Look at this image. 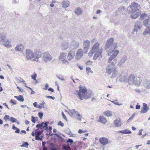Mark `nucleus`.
I'll return each instance as SVG.
<instances>
[{"mask_svg": "<svg viewBox=\"0 0 150 150\" xmlns=\"http://www.w3.org/2000/svg\"><path fill=\"white\" fill-rule=\"evenodd\" d=\"M66 56L67 55L65 53L62 52L59 55V60L62 61L63 63L68 64L69 62L66 59Z\"/></svg>", "mask_w": 150, "mask_h": 150, "instance_id": "10", "label": "nucleus"}, {"mask_svg": "<svg viewBox=\"0 0 150 150\" xmlns=\"http://www.w3.org/2000/svg\"><path fill=\"white\" fill-rule=\"evenodd\" d=\"M133 13L131 15V17L134 19L138 18L139 15V13L135 11L132 12Z\"/></svg>", "mask_w": 150, "mask_h": 150, "instance_id": "31", "label": "nucleus"}, {"mask_svg": "<svg viewBox=\"0 0 150 150\" xmlns=\"http://www.w3.org/2000/svg\"><path fill=\"white\" fill-rule=\"evenodd\" d=\"M106 73L108 74H110L112 73V78L115 77L117 74V69L116 68L110 64H108L106 68Z\"/></svg>", "mask_w": 150, "mask_h": 150, "instance_id": "3", "label": "nucleus"}, {"mask_svg": "<svg viewBox=\"0 0 150 150\" xmlns=\"http://www.w3.org/2000/svg\"><path fill=\"white\" fill-rule=\"evenodd\" d=\"M86 70L87 73L88 74L90 73H91V74H93V71L91 70V68L88 67L86 68Z\"/></svg>", "mask_w": 150, "mask_h": 150, "instance_id": "41", "label": "nucleus"}, {"mask_svg": "<svg viewBox=\"0 0 150 150\" xmlns=\"http://www.w3.org/2000/svg\"><path fill=\"white\" fill-rule=\"evenodd\" d=\"M68 132V134L69 135H70L71 137H74V135L72 133L70 130H69L67 131Z\"/></svg>", "mask_w": 150, "mask_h": 150, "instance_id": "48", "label": "nucleus"}, {"mask_svg": "<svg viewBox=\"0 0 150 150\" xmlns=\"http://www.w3.org/2000/svg\"><path fill=\"white\" fill-rule=\"evenodd\" d=\"M62 7L64 8H67L70 5L69 2L67 0H64L62 2Z\"/></svg>", "mask_w": 150, "mask_h": 150, "instance_id": "25", "label": "nucleus"}, {"mask_svg": "<svg viewBox=\"0 0 150 150\" xmlns=\"http://www.w3.org/2000/svg\"><path fill=\"white\" fill-rule=\"evenodd\" d=\"M91 43H96V42H98L97 41V40L95 38H93L92 39L90 42Z\"/></svg>", "mask_w": 150, "mask_h": 150, "instance_id": "49", "label": "nucleus"}, {"mask_svg": "<svg viewBox=\"0 0 150 150\" xmlns=\"http://www.w3.org/2000/svg\"><path fill=\"white\" fill-rule=\"evenodd\" d=\"M34 53L30 49L26 50L25 56L28 60H30L34 59Z\"/></svg>", "mask_w": 150, "mask_h": 150, "instance_id": "11", "label": "nucleus"}, {"mask_svg": "<svg viewBox=\"0 0 150 150\" xmlns=\"http://www.w3.org/2000/svg\"><path fill=\"white\" fill-rule=\"evenodd\" d=\"M6 38V35L3 33H0V44L3 43V41L5 40Z\"/></svg>", "mask_w": 150, "mask_h": 150, "instance_id": "28", "label": "nucleus"}, {"mask_svg": "<svg viewBox=\"0 0 150 150\" xmlns=\"http://www.w3.org/2000/svg\"><path fill=\"white\" fill-rule=\"evenodd\" d=\"M75 52L74 51L71 50L69 51L67 56V58L69 60H70L74 58Z\"/></svg>", "mask_w": 150, "mask_h": 150, "instance_id": "21", "label": "nucleus"}, {"mask_svg": "<svg viewBox=\"0 0 150 150\" xmlns=\"http://www.w3.org/2000/svg\"><path fill=\"white\" fill-rule=\"evenodd\" d=\"M48 123V122H42L41 123L37 125H36V127L41 129H45V130H47L48 129H49L50 130V132H52V128L51 127H49L48 129L47 126Z\"/></svg>", "mask_w": 150, "mask_h": 150, "instance_id": "7", "label": "nucleus"}, {"mask_svg": "<svg viewBox=\"0 0 150 150\" xmlns=\"http://www.w3.org/2000/svg\"><path fill=\"white\" fill-rule=\"evenodd\" d=\"M24 146L25 147L28 148L29 145V144L28 142H23V143Z\"/></svg>", "mask_w": 150, "mask_h": 150, "instance_id": "50", "label": "nucleus"}, {"mask_svg": "<svg viewBox=\"0 0 150 150\" xmlns=\"http://www.w3.org/2000/svg\"><path fill=\"white\" fill-rule=\"evenodd\" d=\"M143 107L142 110L141 111V113H144L146 112L149 110V108L147 106V105L145 103H143Z\"/></svg>", "mask_w": 150, "mask_h": 150, "instance_id": "20", "label": "nucleus"}, {"mask_svg": "<svg viewBox=\"0 0 150 150\" xmlns=\"http://www.w3.org/2000/svg\"><path fill=\"white\" fill-rule=\"evenodd\" d=\"M9 116L8 115H5L4 117V119L5 121L10 120Z\"/></svg>", "mask_w": 150, "mask_h": 150, "instance_id": "46", "label": "nucleus"}, {"mask_svg": "<svg viewBox=\"0 0 150 150\" xmlns=\"http://www.w3.org/2000/svg\"><path fill=\"white\" fill-rule=\"evenodd\" d=\"M116 47V44L113 43V39L112 38H110L107 41L105 48L106 50L109 49V51L108 53V56L110 55Z\"/></svg>", "mask_w": 150, "mask_h": 150, "instance_id": "2", "label": "nucleus"}, {"mask_svg": "<svg viewBox=\"0 0 150 150\" xmlns=\"http://www.w3.org/2000/svg\"><path fill=\"white\" fill-rule=\"evenodd\" d=\"M17 119L13 117H11L10 119V121L11 122H16L17 121Z\"/></svg>", "mask_w": 150, "mask_h": 150, "instance_id": "43", "label": "nucleus"}, {"mask_svg": "<svg viewBox=\"0 0 150 150\" xmlns=\"http://www.w3.org/2000/svg\"><path fill=\"white\" fill-rule=\"evenodd\" d=\"M14 97L18 101L23 102L24 101V99L23 96L20 95L18 96H15Z\"/></svg>", "mask_w": 150, "mask_h": 150, "instance_id": "33", "label": "nucleus"}, {"mask_svg": "<svg viewBox=\"0 0 150 150\" xmlns=\"http://www.w3.org/2000/svg\"><path fill=\"white\" fill-rule=\"evenodd\" d=\"M43 132V131H41L40 130L36 129L35 131V133L36 135L40 136L42 133Z\"/></svg>", "mask_w": 150, "mask_h": 150, "instance_id": "39", "label": "nucleus"}, {"mask_svg": "<svg viewBox=\"0 0 150 150\" xmlns=\"http://www.w3.org/2000/svg\"><path fill=\"white\" fill-rule=\"evenodd\" d=\"M76 115L77 117L76 118L78 120H81L82 117V115L80 114L78 112L77 114H76Z\"/></svg>", "mask_w": 150, "mask_h": 150, "instance_id": "40", "label": "nucleus"}, {"mask_svg": "<svg viewBox=\"0 0 150 150\" xmlns=\"http://www.w3.org/2000/svg\"><path fill=\"white\" fill-rule=\"evenodd\" d=\"M83 44V47L84 52L85 53H86L89 49L90 42L88 40H86L84 41Z\"/></svg>", "mask_w": 150, "mask_h": 150, "instance_id": "13", "label": "nucleus"}, {"mask_svg": "<svg viewBox=\"0 0 150 150\" xmlns=\"http://www.w3.org/2000/svg\"><path fill=\"white\" fill-rule=\"evenodd\" d=\"M125 10V8L123 7H121L118 8L117 11H119L120 13H121L124 12Z\"/></svg>", "mask_w": 150, "mask_h": 150, "instance_id": "42", "label": "nucleus"}, {"mask_svg": "<svg viewBox=\"0 0 150 150\" xmlns=\"http://www.w3.org/2000/svg\"><path fill=\"white\" fill-rule=\"evenodd\" d=\"M73 142V140L70 139H69L67 140V142L72 143Z\"/></svg>", "mask_w": 150, "mask_h": 150, "instance_id": "57", "label": "nucleus"}, {"mask_svg": "<svg viewBox=\"0 0 150 150\" xmlns=\"http://www.w3.org/2000/svg\"><path fill=\"white\" fill-rule=\"evenodd\" d=\"M121 81L128 82L129 84H134L136 86H139L141 80L136 74H131L129 77L127 75L124 76Z\"/></svg>", "mask_w": 150, "mask_h": 150, "instance_id": "1", "label": "nucleus"}, {"mask_svg": "<svg viewBox=\"0 0 150 150\" xmlns=\"http://www.w3.org/2000/svg\"><path fill=\"white\" fill-rule=\"evenodd\" d=\"M45 102L44 101H43L42 103L40 104L38 106L37 108L40 109H41L42 108H45L46 107V106L45 105Z\"/></svg>", "mask_w": 150, "mask_h": 150, "instance_id": "38", "label": "nucleus"}, {"mask_svg": "<svg viewBox=\"0 0 150 150\" xmlns=\"http://www.w3.org/2000/svg\"><path fill=\"white\" fill-rule=\"evenodd\" d=\"M140 8V6L136 3L134 2L127 8L128 13H131L132 12L138 10Z\"/></svg>", "mask_w": 150, "mask_h": 150, "instance_id": "6", "label": "nucleus"}, {"mask_svg": "<svg viewBox=\"0 0 150 150\" xmlns=\"http://www.w3.org/2000/svg\"><path fill=\"white\" fill-rule=\"evenodd\" d=\"M10 103H12L13 104L16 105V101L14 100L11 99L10 100Z\"/></svg>", "mask_w": 150, "mask_h": 150, "instance_id": "54", "label": "nucleus"}, {"mask_svg": "<svg viewBox=\"0 0 150 150\" xmlns=\"http://www.w3.org/2000/svg\"><path fill=\"white\" fill-rule=\"evenodd\" d=\"M68 113L69 115L72 117H75V115L77 114L78 111L76 110L75 109L70 110Z\"/></svg>", "mask_w": 150, "mask_h": 150, "instance_id": "22", "label": "nucleus"}, {"mask_svg": "<svg viewBox=\"0 0 150 150\" xmlns=\"http://www.w3.org/2000/svg\"><path fill=\"white\" fill-rule=\"evenodd\" d=\"M62 116L63 117V118H64V119H65V120H67V118L66 116H65V115L64 114V113H63V112L62 111Z\"/></svg>", "mask_w": 150, "mask_h": 150, "instance_id": "55", "label": "nucleus"}, {"mask_svg": "<svg viewBox=\"0 0 150 150\" xmlns=\"http://www.w3.org/2000/svg\"><path fill=\"white\" fill-rule=\"evenodd\" d=\"M142 26V24L140 22H137L135 23L134 25V31H136V33L138 30L140 29Z\"/></svg>", "mask_w": 150, "mask_h": 150, "instance_id": "17", "label": "nucleus"}, {"mask_svg": "<svg viewBox=\"0 0 150 150\" xmlns=\"http://www.w3.org/2000/svg\"><path fill=\"white\" fill-rule=\"evenodd\" d=\"M92 95V92L91 91H87L85 95H83V96H82V94L78 92L77 97L81 100H82L83 99H88L90 98Z\"/></svg>", "mask_w": 150, "mask_h": 150, "instance_id": "8", "label": "nucleus"}, {"mask_svg": "<svg viewBox=\"0 0 150 150\" xmlns=\"http://www.w3.org/2000/svg\"><path fill=\"white\" fill-rule=\"evenodd\" d=\"M31 121L32 122L34 123H35L36 121L35 119V118L33 116H32L31 117Z\"/></svg>", "mask_w": 150, "mask_h": 150, "instance_id": "58", "label": "nucleus"}, {"mask_svg": "<svg viewBox=\"0 0 150 150\" xmlns=\"http://www.w3.org/2000/svg\"><path fill=\"white\" fill-rule=\"evenodd\" d=\"M42 59L45 62L51 61L52 59L51 54L48 52L42 53Z\"/></svg>", "mask_w": 150, "mask_h": 150, "instance_id": "9", "label": "nucleus"}, {"mask_svg": "<svg viewBox=\"0 0 150 150\" xmlns=\"http://www.w3.org/2000/svg\"><path fill=\"white\" fill-rule=\"evenodd\" d=\"M113 123L116 127H120L122 125L121 120L120 118L114 120Z\"/></svg>", "mask_w": 150, "mask_h": 150, "instance_id": "23", "label": "nucleus"}, {"mask_svg": "<svg viewBox=\"0 0 150 150\" xmlns=\"http://www.w3.org/2000/svg\"><path fill=\"white\" fill-rule=\"evenodd\" d=\"M15 132L16 133H19L20 132V130L18 128L15 131Z\"/></svg>", "mask_w": 150, "mask_h": 150, "instance_id": "61", "label": "nucleus"}, {"mask_svg": "<svg viewBox=\"0 0 150 150\" xmlns=\"http://www.w3.org/2000/svg\"><path fill=\"white\" fill-rule=\"evenodd\" d=\"M111 102L113 103L114 104L116 105H122V104L120 103L119 104L118 102H117V100H115V101H112Z\"/></svg>", "mask_w": 150, "mask_h": 150, "instance_id": "47", "label": "nucleus"}, {"mask_svg": "<svg viewBox=\"0 0 150 150\" xmlns=\"http://www.w3.org/2000/svg\"><path fill=\"white\" fill-rule=\"evenodd\" d=\"M143 85L146 89H150V80H146L144 82Z\"/></svg>", "mask_w": 150, "mask_h": 150, "instance_id": "27", "label": "nucleus"}, {"mask_svg": "<svg viewBox=\"0 0 150 150\" xmlns=\"http://www.w3.org/2000/svg\"><path fill=\"white\" fill-rule=\"evenodd\" d=\"M100 143L103 145H105L108 142V139L105 137H102L99 139Z\"/></svg>", "mask_w": 150, "mask_h": 150, "instance_id": "26", "label": "nucleus"}, {"mask_svg": "<svg viewBox=\"0 0 150 150\" xmlns=\"http://www.w3.org/2000/svg\"><path fill=\"white\" fill-rule=\"evenodd\" d=\"M46 97L47 98H51L53 100H54L55 99V97H53V96H46Z\"/></svg>", "mask_w": 150, "mask_h": 150, "instance_id": "59", "label": "nucleus"}, {"mask_svg": "<svg viewBox=\"0 0 150 150\" xmlns=\"http://www.w3.org/2000/svg\"><path fill=\"white\" fill-rule=\"evenodd\" d=\"M83 54V52L82 49H78L75 55V59L77 60H79L82 57Z\"/></svg>", "mask_w": 150, "mask_h": 150, "instance_id": "14", "label": "nucleus"}, {"mask_svg": "<svg viewBox=\"0 0 150 150\" xmlns=\"http://www.w3.org/2000/svg\"><path fill=\"white\" fill-rule=\"evenodd\" d=\"M34 55L33 60L38 62L39 61V58L41 57L42 56V54L39 50H36L35 51Z\"/></svg>", "mask_w": 150, "mask_h": 150, "instance_id": "12", "label": "nucleus"}, {"mask_svg": "<svg viewBox=\"0 0 150 150\" xmlns=\"http://www.w3.org/2000/svg\"><path fill=\"white\" fill-rule=\"evenodd\" d=\"M82 10L80 8L78 7L75 9L74 12L76 14L79 15L82 13Z\"/></svg>", "mask_w": 150, "mask_h": 150, "instance_id": "32", "label": "nucleus"}, {"mask_svg": "<svg viewBox=\"0 0 150 150\" xmlns=\"http://www.w3.org/2000/svg\"><path fill=\"white\" fill-rule=\"evenodd\" d=\"M23 48V46L22 44L18 45L16 46L15 48V50L16 51H21L22 48Z\"/></svg>", "mask_w": 150, "mask_h": 150, "instance_id": "35", "label": "nucleus"}, {"mask_svg": "<svg viewBox=\"0 0 150 150\" xmlns=\"http://www.w3.org/2000/svg\"><path fill=\"white\" fill-rule=\"evenodd\" d=\"M48 90L49 91H51V92H54V90L53 89L51 88H49Z\"/></svg>", "mask_w": 150, "mask_h": 150, "instance_id": "63", "label": "nucleus"}, {"mask_svg": "<svg viewBox=\"0 0 150 150\" xmlns=\"http://www.w3.org/2000/svg\"><path fill=\"white\" fill-rule=\"evenodd\" d=\"M140 106L139 105H138V104L136 106V108L137 109H139L140 108Z\"/></svg>", "mask_w": 150, "mask_h": 150, "instance_id": "64", "label": "nucleus"}, {"mask_svg": "<svg viewBox=\"0 0 150 150\" xmlns=\"http://www.w3.org/2000/svg\"><path fill=\"white\" fill-rule=\"evenodd\" d=\"M143 25L147 28H150V20L147 19L143 21Z\"/></svg>", "mask_w": 150, "mask_h": 150, "instance_id": "30", "label": "nucleus"}, {"mask_svg": "<svg viewBox=\"0 0 150 150\" xmlns=\"http://www.w3.org/2000/svg\"><path fill=\"white\" fill-rule=\"evenodd\" d=\"M119 51L118 50H117L115 51L109 57V58L108 60V62L112 65L114 66L116 63L117 59H115V58L117 56Z\"/></svg>", "mask_w": 150, "mask_h": 150, "instance_id": "5", "label": "nucleus"}, {"mask_svg": "<svg viewBox=\"0 0 150 150\" xmlns=\"http://www.w3.org/2000/svg\"><path fill=\"white\" fill-rule=\"evenodd\" d=\"M10 43L11 41L10 40L6 39L3 42V43H1V44L6 47L10 48L11 46V45Z\"/></svg>", "mask_w": 150, "mask_h": 150, "instance_id": "19", "label": "nucleus"}, {"mask_svg": "<svg viewBox=\"0 0 150 150\" xmlns=\"http://www.w3.org/2000/svg\"><path fill=\"white\" fill-rule=\"evenodd\" d=\"M43 115V114L41 112H39L38 113V116L40 118V119H42Z\"/></svg>", "mask_w": 150, "mask_h": 150, "instance_id": "52", "label": "nucleus"}, {"mask_svg": "<svg viewBox=\"0 0 150 150\" xmlns=\"http://www.w3.org/2000/svg\"><path fill=\"white\" fill-rule=\"evenodd\" d=\"M99 122L105 124L107 122V120L103 116H100L99 117Z\"/></svg>", "mask_w": 150, "mask_h": 150, "instance_id": "34", "label": "nucleus"}, {"mask_svg": "<svg viewBox=\"0 0 150 150\" xmlns=\"http://www.w3.org/2000/svg\"><path fill=\"white\" fill-rule=\"evenodd\" d=\"M68 43L66 41H63L62 44L61 49L62 50H66L68 47Z\"/></svg>", "mask_w": 150, "mask_h": 150, "instance_id": "24", "label": "nucleus"}, {"mask_svg": "<svg viewBox=\"0 0 150 150\" xmlns=\"http://www.w3.org/2000/svg\"><path fill=\"white\" fill-rule=\"evenodd\" d=\"M143 35L144 36H149L150 35V28H147L144 31Z\"/></svg>", "mask_w": 150, "mask_h": 150, "instance_id": "29", "label": "nucleus"}, {"mask_svg": "<svg viewBox=\"0 0 150 150\" xmlns=\"http://www.w3.org/2000/svg\"><path fill=\"white\" fill-rule=\"evenodd\" d=\"M49 85L47 83H46L45 86V88H43V89L46 90L48 88Z\"/></svg>", "mask_w": 150, "mask_h": 150, "instance_id": "56", "label": "nucleus"}, {"mask_svg": "<svg viewBox=\"0 0 150 150\" xmlns=\"http://www.w3.org/2000/svg\"><path fill=\"white\" fill-rule=\"evenodd\" d=\"M57 77L59 79L61 80H64V79L63 78H62V77L60 78L59 76H57Z\"/></svg>", "mask_w": 150, "mask_h": 150, "instance_id": "62", "label": "nucleus"}, {"mask_svg": "<svg viewBox=\"0 0 150 150\" xmlns=\"http://www.w3.org/2000/svg\"><path fill=\"white\" fill-rule=\"evenodd\" d=\"M103 51L95 52L94 53V54L93 57V59L94 60L97 59L98 58V59L100 60L102 58V56L101 55Z\"/></svg>", "mask_w": 150, "mask_h": 150, "instance_id": "15", "label": "nucleus"}, {"mask_svg": "<svg viewBox=\"0 0 150 150\" xmlns=\"http://www.w3.org/2000/svg\"><path fill=\"white\" fill-rule=\"evenodd\" d=\"M87 131L86 130H82L81 129H79L78 131V132L79 134L84 133L86 132Z\"/></svg>", "mask_w": 150, "mask_h": 150, "instance_id": "53", "label": "nucleus"}, {"mask_svg": "<svg viewBox=\"0 0 150 150\" xmlns=\"http://www.w3.org/2000/svg\"><path fill=\"white\" fill-rule=\"evenodd\" d=\"M40 137V136L38 135H35V139L36 140H38V139H39Z\"/></svg>", "mask_w": 150, "mask_h": 150, "instance_id": "60", "label": "nucleus"}, {"mask_svg": "<svg viewBox=\"0 0 150 150\" xmlns=\"http://www.w3.org/2000/svg\"><path fill=\"white\" fill-rule=\"evenodd\" d=\"M147 15L145 13H143L141 15V16L140 17V19L142 20L144 19V18L146 16L147 17Z\"/></svg>", "mask_w": 150, "mask_h": 150, "instance_id": "45", "label": "nucleus"}, {"mask_svg": "<svg viewBox=\"0 0 150 150\" xmlns=\"http://www.w3.org/2000/svg\"><path fill=\"white\" fill-rule=\"evenodd\" d=\"M127 59V57L125 55L123 56L118 62V65L121 66L125 62Z\"/></svg>", "mask_w": 150, "mask_h": 150, "instance_id": "18", "label": "nucleus"}, {"mask_svg": "<svg viewBox=\"0 0 150 150\" xmlns=\"http://www.w3.org/2000/svg\"><path fill=\"white\" fill-rule=\"evenodd\" d=\"M105 115L107 117H110L112 116V112L109 110H107L103 112Z\"/></svg>", "mask_w": 150, "mask_h": 150, "instance_id": "37", "label": "nucleus"}, {"mask_svg": "<svg viewBox=\"0 0 150 150\" xmlns=\"http://www.w3.org/2000/svg\"><path fill=\"white\" fill-rule=\"evenodd\" d=\"M118 132L121 133H123L125 134H130L131 133V132L130 130L127 129H124L121 131H120Z\"/></svg>", "mask_w": 150, "mask_h": 150, "instance_id": "36", "label": "nucleus"}, {"mask_svg": "<svg viewBox=\"0 0 150 150\" xmlns=\"http://www.w3.org/2000/svg\"><path fill=\"white\" fill-rule=\"evenodd\" d=\"M58 125L61 126V127H63L64 125V124L62 123L61 121H59L58 123Z\"/></svg>", "mask_w": 150, "mask_h": 150, "instance_id": "51", "label": "nucleus"}, {"mask_svg": "<svg viewBox=\"0 0 150 150\" xmlns=\"http://www.w3.org/2000/svg\"><path fill=\"white\" fill-rule=\"evenodd\" d=\"M79 91H77L75 93L76 96L78 94V92L82 94V96H83V95H85V93L87 92V90L85 87H81V86L79 87Z\"/></svg>", "mask_w": 150, "mask_h": 150, "instance_id": "16", "label": "nucleus"}, {"mask_svg": "<svg viewBox=\"0 0 150 150\" xmlns=\"http://www.w3.org/2000/svg\"><path fill=\"white\" fill-rule=\"evenodd\" d=\"M37 74L35 72H34V73L31 76V77L32 79L35 80H36V78L37 77Z\"/></svg>", "mask_w": 150, "mask_h": 150, "instance_id": "44", "label": "nucleus"}, {"mask_svg": "<svg viewBox=\"0 0 150 150\" xmlns=\"http://www.w3.org/2000/svg\"><path fill=\"white\" fill-rule=\"evenodd\" d=\"M100 44L98 42H96L95 43L88 53V56L89 57H91L95 52L103 51V49L100 47Z\"/></svg>", "mask_w": 150, "mask_h": 150, "instance_id": "4", "label": "nucleus"}]
</instances>
